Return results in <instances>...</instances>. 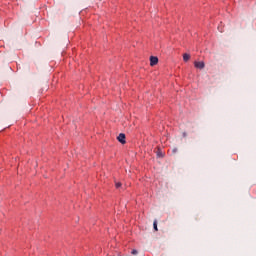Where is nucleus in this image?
I'll list each match as a JSON object with an SVG mask.
<instances>
[{"mask_svg":"<svg viewBox=\"0 0 256 256\" xmlns=\"http://www.w3.org/2000/svg\"><path fill=\"white\" fill-rule=\"evenodd\" d=\"M194 66L196 67V69H205V62L201 61V62H194Z\"/></svg>","mask_w":256,"mask_h":256,"instance_id":"f03ea898","label":"nucleus"},{"mask_svg":"<svg viewBox=\"0 0 256 256\" xmlns=\"http://www.w3.org/2000/svg\"><path fill=\"white\" fill-rule=\"evenodd\" d=\"M153 228L156 230V231H159V229L157 228V220H155L153 222Z\"/></svg>","mask_w":256,"mask_h":256,"instance_id":"39448f33","label":"nucleus"},{"mask_svg":"<svg viewBox=\"0 0 256 256\" xmlns=\"http://www.w3.org/2000/svg\"><path fill=\"white\" fill-rule=\"evenodd\" d=\"M137 250H132V255H137Z\"/></svg>","mask_w":256,"mask_h":256,"instance_id":"0eeeda50","label":"nucleus"},{"mask_svg":"<svg viewBox=\"0 0 256 256\" xmlns=\"http://www.w3.org/2000/svg\"><path fill=\"white\" fill-rule=\"evenodd\" d=\"M177 152V148H174L173 150H172V153H176Z\"/></svg>","mask_w":256,"mask_h":256,"instance_id":"6e6552de","label":"nucleus"},{"mask_svg":"<svg viewBox=\"0 0 256 256\" xmlns=\"http://www.w3.org/2000/svg\"><path fill=\"white\" fill-rule=\"evenodd\" d=\"M121 185H122L121 182H116V183H115L116 189H119V187H121Z\"/></svg>","mask_w":256,"mask_h":256,"instance_id":"423d86ee","label":"nucleus"},{"mask_svg":"<svg viewBox=\"0 0 256 256\" xmlns=\"http://www.w3.org/2000/svg\"><path fill=\"white\" fill-rule=\"evenodd\" d=\"M119 143H122V145H125L126 141H125V134L120 133L117 137Z\"/></svg>","mask_w":256,"mask_h":256,"instance_id":"7ed1b4c3","label":"nucleus"},{"mask_svg":"<svg viewBox=\"0 0 256 256\" xmlns=\"http://www.w3.org/2000/svg\"><path fill=\"white\" fill-rule=\"evenodd\" d=\"M158 63H159V58H157L156 56L150 57V66L151 67H155V65H157Z\"/></svg>","mask_w":256,"mask_h":256,"instance_id":"f257e3e1","label":"nucleus"},{"mask_svg":"<svg viewBox=\"0 0 256 256\" xmlns=\"http://www.w3.org/2000/svg\"><path fill=\"white\" fill-rule=\"evenodd\" d=\"M189 59H191V55H189V54H184V55H183V60H184L185 62L189 61Z\"/></svg>","mask_w":256,"mask_h":256,"instance_id":"20e7f679","label":"nucleus"}]
</instances>
